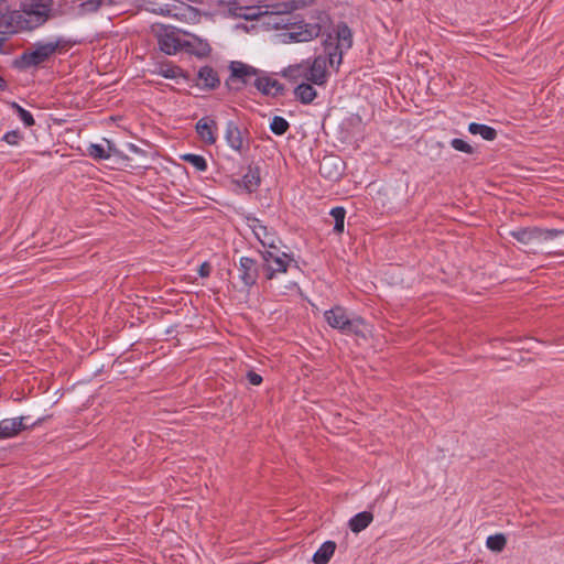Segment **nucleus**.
I'll return each mask as SVG.
<instances>
[{"label":"nucleus","mask_w":564,"mask_h":564,"mask_svg":"<svg viewBox=\"0 0 564 564\" xmlns=\"http://www.w3.org/2000/svg\"><path fill=\"white\" fill-rule=\"evenodd\" d=\"M258 6L243 7L242 12H238V18L245 20H257L262 15H269L271 24L275 29L284 28L290 24L289 19H285L283 14L289 13L293 6L286 2L273 3L270 0H257Z\"/></svg>","instance_id":"2"},{"label":"nucleus","mask_w":564,"mask_h":564,"mask_svg":"<svg viewBox=\"0 0 564 564\" xmlns=\"http://www.w3.org/2000/svg\"><path fill=\"white\" fill-rule=\"evenodd\" d=\"M183 48L199 57L207 56L210 53V46L207 41L195 35H191L188 40H184Z\"/></svg>","instance_id":"19"},{"label":"nucleus","mask_w":564,"mask_h":564,"mask_svg":"<svg viewBox=\"0 0 564 564\" xmlns=\"http://www.w3.org/2000/svg\"><path fill=\"white\" fill-rule=\"evenodd\" d=\"M158 42L160 50L169 55L175 54L184 44L180 31L174 28H162L158 34Z\"/></svg>","instance_id":"10"},{"label":"nucleus","mask_w":564,"mask_h":564,"mask_svg":"<svg viewBox=\"0 0 564 564\" xmlns=\"http://www.w3.org/2000/svg\"><path fill=\"white\" fill-rule=\"evenodd\" d=\"M224 137L234 151L240 154L248 151L249 140L234 121L227 122Z\"/></svg>","instance_id":"11"},{"label":"nucleus","mask_w":564,"mask_h":564,"mask_svg":"<svg viewBox=\"0 0 564 564\" xmlns=\"http://www.w3.org/2000/svg\"><path fill=\"white\" fill-rule=\"evenodd\" d=\"M242 185L248 192H253L260 184V173L258 169H249L242 177Z\"/></svg>","instance_id":"26"},{"label":"nucleus","mask_w":564,"mask_h":564,"mask_svg":"<svg viewBox=\"0 0 564 564\" xmlns=\"http://www.w3.org/2000/svg\"><path fill=\"white\" fill-rule=\"evenodd\" d=\"M247 379L252 386H259L262 382V377L254 371H249L247 373Z\"/></svg>","instance_id":"37"},{"label":"nucleus","mask_w":564,"mask_h":564,"mask_svg":"<svg viewBox=\"0 0 564 564\" xmlns=\"http://www.w3.org/2000/svg\"><path fill=\"white\" fill-rule=\"evenodd\" d=\"M159 74L165 78H177L182 76V69L174 65H161Z\"/></svg>","instance_id":"33"},{"label":"nucleus","mask_w":564,"mask_h":564,"mask_svg":"<svg viewBox=\"0 0 564 564\" xmlns=\"http://www.w3.org/2000/svg\"><path fill=\"white\" fill-rule=\"evenodd\" d=\"M10 107L17 112L20 120L26 127H31L34 124V118L30 111L25 110L24 108H22L19 104H17L14 101L10 102Z\"/></svg>","instance_id":"30"},{"label":"nucleus","mask_w":564,"mask_h":564,"mask_svg":"<svg viewBox=\"0 0 564 564\" xmlns=\"http://www.w3.org/2000/svg\"><path fill=\"white\" fill-rule=\"evenodd\" d=\"M330 215L335 219L334 230L336 232H343L346 210L343 207H334L330 210Z\"/></svg>","instance_id":"32"},{"label":"nucleus","mask_w":564,"mask_h":564,"mask_svg":"<svg viewBox=\"0 0 564 564\" xmlns=\"http://www.w3.org/2000/svg\"><path fill=\"white\" fill-rule=\"evenodd\" d=\"M196 131L200 140L206 144H214L217 140V123L208 117H204L197 121Z\"/></svg>","instance_id":"17"},{"label":"nucleus","mask_w":564,"mask_h":564,"mask_svg":"<svg viewBox=\"0 0 564 564\" xmlns=\"http://www.w3.org/2000/svg\"><path fill=\"white\" fill-rule=\"evenodd\" d=\"M230 77L228 83L241 82L242 84L251 83V79L254 80L256 75H258V68L245 64L239 61H234L229 65Z\"/></svg>","instance_id":"12"},{"label":"nucleus","mask_w":564,"mask_h":564,"mask_svg":"<svg viewBox=\"0 0 564 564\" xmlns=\"http://www.w3.org/2000/svg\"><path fill=\"white\" fill-rule=\"evenodd\" d=\"M61 40L56 42H39L21 56L25 66H36L47 61L57 50Z\"/></svg>","instance_id":"7"},{"label":"nucleus","mask_w":564,"mask_h":564,"mask_svg":"<svg viewBox=\"0 0 564 564\" xmlns=\"http://www.w3.org/2000/svg\"><path fill=\"white\" fill-rule=\"evenodd\" d=\"M183 160L194 166L197 171H205L207 169L206 160L198 154H185L182 156Z\"/></svg>","instance_id":"31"},{"label":"nucleus","mask_w":564,"mask_h":564,"mask_svg":"<svg viewBox=\"0 0 564 564\" xmlns=\"http://www.w3.org/2000/svg\"><path fill=\"white\" fill-rule=\"evenodd\" d=\"M451 145L456 151H459V152H464L467 154H471L474 152L473 147L470 144H468L466 141H464L463 139H453L451 141Z\"/></svg>","instance_id":"34"},{"label":"nucleus","mask_w":564,"mask_h":564,"mask_svg":"<svg viewBox=\"0 0 564 564\" xmlns=\"http://www.w3.org/2000/svg\"><path fill=\"white\" fill-rule=\"evenodd\" d=\"M294 95L302 104H311L317 96L315 88L308 83H302L294 89Z\"/></svg>","instance_id":"23"},{"label":"nucleus","mask_w":564,"mask_h":564,"mask_svg":"<svg viewBox=\"0 0 564 564\" xmlns=\"http://www.w3.org/2000/svg\"><path fill=\"white\" fill-rule=\"evenodd\" d=\"M336 550V543L333 541H326L313 555V562L315 564H327Z\"/></svg>","instance_id":"21"},{"label":"nucleus","mask_w":564,"mask_h":564,"mask_svg":"<svg viewBox=\"0 0 564 564\" xmlns=\"http://www.w3.org/2000/svg\"><path fill=\"white\" fill-rule=\"evenodd\" d=\"M212 272V267L209 265L208 262H204L200 264L199 269H198V274L199 276L202 278H207Z\"/></svg>","instance_id":"38"},{"label":"nucleus","mask_w":564,"mask_h":564,"mask_svg":"<svg viewBox=\"0 0 564 564\" xmlns=\"http://www.w3.org/2000/svg\"><path fill=\"white\" fill-rule=\"evenodd\" d=\"M248 225L263 247L275 249V236L259 219L248 218Z\"/></svg>","instance_id":"15"},{"label":"nucleus","mask_w":564,"mask_h":564,"mask_svg":"<svg viewBox=\"0 0 564 564\" xmlns=\"http://www.w3.org/2000/svg\"><path fill=\"white\" fill-rule=\"evenodd\" d=\"M290 128L289 122L280 116H274L270 123L271 131L276 135L284 134Z\"/></svg>","instance_id":"29"},{"label":"nucleus","mask_w":564,"mask_h":564,"mask_svg":"<svg viewBox=\"0 0 564 564\" xmlns=\"http://www.w3.org/2000/svg\"><path fill=\"white\" fill-rule=\"evenodd\" d=\"M319 173L330 180L336 181L343 173V162L338 156L327 155L319 162Z\"/></svg>","instance_id":"13"},{"label":"nucleus","mask_w":564,"mask_h":564,"mask_svg":"<svg viewBox=\"0 0 564 564\" xmlns=\"http://www.w3.org/2000/svg\"><path fill=\"white\" fill-rule=\"evenodd\" d=\"M53 0H28L21 11H10L7 0H0V32L33 30L52 17Z\"/></svg>","instance_id":"1"},{"label":"nucleus","mask_w":564,"mask_h":564,"mask_svg":"<svg viewBox=\"0 0 564 564\" xmlns=\"http://www.w3.org/2000/svg\"><path fill=\"white\" fill-rule=\"evenodd\" d=\"M226 4L229 13L236 18H238V12H242L243 10V7H241L237 0H227Z\"/></svg>","instance_id":"35"},{"label":"nucleus","mask_w":564,"mask_h":564,"mask_svg":"<svg viewBox=\"0 0 564 564\" xmlns=\"http://www.w3.org/2000/svg\"><path fill=\"white\" fill-rule=\"evenodd\" d=\"M468 131L471 134H479L484 140L487 141H492L497 137V131L494 128L476 122L469 123Z\"/></svg>","instance_id":"25"},{"label":"nucleus","mask_w":564,"mask_h":564,"mask_svg":"<svg viewBox=\"0 0 564 564\" xmlns=\"http://www.w3.org/2000/svg\"><path fill=\"white\" fill-rule=\"evenodd\" d=\"M507 543V539L503 534L489 535L486 540V546L494 552H501Z\"/></svg>","instance_id":"28"},{"label":"nucleus","mask_w":564,"mask_h":564,"mask_svg":"<svg viewBox=\"0 0 564 564\" xmlns=\"http://www.w3.org/2000/svg\"><path fill=\"white\" fill-rule=\"evenodd\" d=\"M25 417H12L0 421V440L13 437L19 434L22 430L26 429L24 423Z\"/></svg>","instance_id":"18"},{"label":"nucleus","mask_w":564,"mask_h":564,"mask_svg":"<svg viewBox=\"0 0 564 564\" xmlns=\"http://www.w3.org/2000/svg\"><path fill=\"white\" fill-rule=\"evenodd\" d=\"M263 260L268 267V279H272L275 273H285L290 263L293 261L286 253H280L278 248L269 249L263 252Z\"/></svg>","instance_id":"9"},{"label":"nucleus","mask_w":564,"mask_h":564,"mask_svg":"<svg viewBox=\"0 0 564 564\" xmlns=\"http://www.w3.org/2000/svg\"><path fill=\"white\" fill-rule=\"evenodd\" d=\"M325 318L330 327L346 333L359 334L360 326L364 324L359 317L350 318L345 308L340 306L326 311Z\"/></svg>","instance_id":"5"},{"label":"nucleus","mask_w":564,"mask_h":564,"mask_svg":"<svg viewBox=\"0 0 564 564\" xmlns=\"http://www.w3.org/2000/svg\"><path fill=\"white\" fill-rule=\"evenodd\" d=\"M3 140L11 145H15L21 140V134L18 131H9L3 135Z\"/></svg>","instance_id":"36"},{"label":"nucleus","mask_w":564,"mask_h":564,"mask_svg":"<svg viewBox=\"0 0 564 564\" xmlns=\"http://www.w3.org/2000/svg\"><path fill=\"white\" fill-rule=\"evenodd\" d=\"M239 278L246 286L256 284L258 279V269L256 261L249 257H242L239 261Z\"/></svg>","instance_id":"16"},{"label":"nucleus","mask_w":564,"mask_h":564,"mask_svg":"<svg viewBox=\"0 0 564 564\" xmlns=\"http://www.w3.org/2000/svg\"><path fill=\"white\" fill-rule=\"evenodd\" d=\"M198 80L207 88H215L219 84L217 73L209 66H204L199 69Z\"/></svg>","instance_id":"24"},{"label":"nucleus","mask_w":564,"mask_h":564,"mask_svg":"<svg viewBox=\"0 0 564 564\" xmlns=\"http://www.w3.org/2000/svg\"><path fill=\"white\" fill-rule=\"evenodd\" d=\"M112 3L113 0H86L80 3L79 8L83 13H94L102 6H110Z\"/></svg>","instance_id":"27"},{"label":"nucleus","mask_w":564,"mask_h":564,"mask_svg":"<svg viewBox=\"0 0 564 564\" xmlns=\"http://www.w3.org/2000/svg\"><path fill=\"white\" fill-rule=\"evenodd\" d=\"M322 32L319 23H293L286 32L281 34L283 43L308 42L316 39Z\"/></svg>","instance_id":"6"},{"label":"nucleus","mask_w":564,"mask_h":564,"mask_svg":"<svg viewBox=\"0 0 564 564\" xmlns=\"http://www.w3.org/2000/svg\"><path fill=\"white\" fill-rule=\"evenodd\" d=\"M187 10L193 13L194 15H197V10L194 9L193 7H188Z\"/></svg>","instance_id":"39"},{"label":"nucleus","mask_w":564,"mask_h":564,"mask_svg":"<svg viewBox=\"0 0 564 564\" xmlns=\"http://www.w3.org/2000/svg\"><path fill=\"white\" fill-rule=\"evenodd\" d=\"M253 85L260 93L267 96H276L282 91L280 83L260 69L258 75H256Z\"/></svg>","instance_id":"14"},{"label":"nucleus","mask_w":564,"mask_h":564,"mask_svg":"<svg viewBox=\"0 0 564 564\" xmlns=\"http://www.w3.org/2000/svg\"><path fill=\"white\" fill-rule=\"evenodd\" d=\"M327 64L329 65L328 55H318L313 59H306L300 64L290 66L285 74L292 78L302 76L314 85L323 86L328 80Z\"/></svg>","instance_id":"3"},{"label":"nucleus","mask_w":564,"mask_h":564,"mask_svg":"<svg viewBox=\"0 0 564 564\" xmlns=\"http://www.w3.org/2000/svg\"><path fill=\"white\" fill-rule=\"evenodd\" d=\"M6 86V83L3 80V78L0 76V89H3Z\"/></svg>","instance_id":"41"},{"label":"nucleus","mask_w":564,"mask_h":564,"mask_svg":"<svg viewBox=\"0 0 564 564\" xmlns=\"http://www.w3.org/2000/svg\"><path fill=\"white\" fill-rule=\"evenodd\" d=\"M563 230L557 229H540V228H522L513 230L510 235L523 245H530L534 242H543L562 235Z\"/></svg>","instance_id":"8"},{"label":"nucleus","mask_w":564,"mask_h":564,"mask_svg":"<svg viewBox=\"0 0 564 564\" xmlns=\"http://www.w3.org/2000/svg\"><path fill=\"white\" fill-rule=\"evenodd\" d=\"M4 41H6V37L0 36V53L2 52V46H3Z\"/></svg>","instance_id":"40"},{"label":"nucleus","mask_w":564,"mask_h":564,"mask_svg":"<svg viewBox=\"0 0 564 564\" xmlns=\"http://www.w3.org/2000/svg\"><path fill=\"white\" fill-rule=\"evenodd\" d=\"M373 520V516L371 512L362 511L354 516L349 520V528L352 532L359 533L365 530Z\"/></svg>","instance_id":"22"},{"label":"nucleus","mask_w":564,"mask_h":564,"mask_svg":"<svg viewBox=\"0 0 564 564\" xmlns=\"http://www.w3.org/2000/svg\"><path fill=\"white\" fill-rule=\"evenodd\" d=\"M105 143L106 144H90L88 154L95 160H107L112 154L118 153L117 149L109 140H105Z\"/></svg>","instance_id":"20"},{"label":"nucleus","mask_w":564,"mask_h":564,"mask_svg":"<svg viewBox=\"0 0 564 564\" xmlns=\"http://www.w3.org/2000/svg\"><path fill=\"white\" fill-rule=\"evenodd\" d=\"M336 40L337 43L334 45L332 37L328 36L324 42V46L328 55L329 66L338 69L343 62V50L350 48L352 44L351 31L346 24L338 26Z\"/></svg>","instance_id":"4"}]
</instances>
